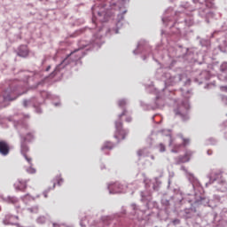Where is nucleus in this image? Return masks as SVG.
<instances>
[{
	"label": "nucleus",
	"instance_id": "f257e3e1",
	"mask_svg": "<svg viewBox=\"0 0 227 227\" xmlns=\"http://www.w3.org/2000/svg\"><path fill=\"white\" fill-rule=\"evenodd\" d=\"M79 49L75 50L74 51L71 52L69 55L65 58L62 62L56 67L54 71L50 74V77H54L58 74V72L61 70V68H66L70 65L71 67H75V65H82L81 59L84 56V47H88L90 43L84 40H82L78 43Z\"/></svg>",
	"mask_w": 227,
	"mask_h": 227
},
{
	"label": "nucleus",
	"instance_id": "f03ea898",
	"mask_svg": "<svg viewBox=\"0 0 227 227\" xmlns=\"http://www.w3.org/2000/svg\"><path fill=\"white\" fill-rule=\"evenodd\" d=\"M196 4H199V15L202 19H206L208 23V19L214 17V2L212 0H193Z\"/></svg>",
	"mask_w": 227,
	"mask_h": 227
},
{
	"label": "nucleus",
	"instance_id": "7ed1b4c3",
	"mask_svg": "<svg viewBox=\"0 0 227 227\" xmlns=\"http://www.w3.org/2000/svg\"><path fill=\"white\" fill-rule=\"evenodd\" d=\"M162 81H164L166 86H175L181 81L184 82V86L191 84V79L187 77V74H173L169 72H165L162 75Z\"/></svg>",
	"mask_w": 227,
	"mask_h": 227
},
{
	"label": "nucleus",
	"instance_id": "20e7f679",
	"mask_svg": "<svg viewBox=\"0 0 227 227\" xmlns=\"http://www.w3.org/2000/svg\"><path fill=\"white\" fill-rule=\"evenodd\" d=\"M189 109H191V105H189V101L185 99L184 101H181L174 109V113L176 116H180L183 121L189 120Z\"/></svg>",
	"mask_w": 227,
	"mask_h": 227
},
{
	"label": "nucleus",
	"instance_id": "39448f33",
	"mask_svg": "<svg viewBox=\"0 0 227 227\" xmlns=\"http://www.w3.org/2000/svg\"><path fill=\"white\" fill-rule=\"evenodd\" d=\"M163 136H168L169 137V146H172L173 149H171V153H178V148H180L182 145L183 146H187V145H189L190 141L189 138H184V136L182 135H178L179 137H181V139H183V144H176L175 140H173V138L171 137V131L167 130V131H163Z\"/></svg>",
	"mask_w": 227,
	"mask_h": 227
},
{
	"label": "nucleus",
	"instance_id": "423d86ee",
	"mask_svg": "<svg viewBox=\"0 0 227 227\" xmlns=\"http://www.w3.org/2000/svg\"><path fill=\"white\" fill-rule=\"evenodd\" d=\"M208 204V200L205 198H200V200H196L193 201V204H192V207L190 208H185L184 210V217L186 219H191L196 214V207H200V205H207Z\"/></svg>",
	"mask_w": 227,
	"mask_h": 227
},
{
	"label": "nucleus",
	"instance_id": "0eeeda50",
	"mask_svg": "<svg viewBox=\"0 0 227 227\" xmlns=\"http://www.w3.org/2000/svg\"><path fill=\"white\" fill-rule=\"evenodd\" d=\"M219 178H222L221 173H213L211 176H209V184H214V182L217 181L218 184L223 186V188H219V191L224 192L227 191V182L224 179ZM206 186H208V183L206 184Z\"/></svg>",
	"mask_w": 227,
	"mask_h": 227
},
{
	"label": "nucleus",
	"instance_id": "6e6552de",
	"mask_svg": "<svg viewBox=\"0 0 227 227\" xmlns=\"http://www.w3.org/2000/svg\"><path fill=\"white\" fill-rule=\"evenodd\" d=\"M115 129L116 131L114 137H115V139H118V141H120V139H125V136L129 134V131L123 129V124L121 123V121H115Z\"/></svg>",
	"mask_w": 227,
	"mask_h": 227
},
{
	"label": "nucleus",
	"instance_id": "1a4fd4ad",
	"mask_svg": "<svg viewBox=\"0 0 227 227\" xmlns=\"http://www.w3.org/2000/svg\"><path fill=\"white\" fill-rule=\"evenodd\" d=\"M126 189H127V186L120 183L108 184V191L110 194H120V192H125Z\"/></svg>",
	"mask_w": 227,
	"mask_h": 227
},
{
	"label": "nucleus",
	"instance_id": "9d476101",
	"mask_svg": "<svg viewBox=\"0 0 227 227\" xmlns=\"http://www.w3.org/2000/svg\"><path fill=\"white\" fill-rule=\"evenodd\" d=\"M141 198L142 201H146L147 208H153V207H155V202L152 201V192L150 190L149 192H142Z\"/></svg>",
	"mask_w": 227,
	"mask_h": 227
},
{
	"label": "nucleus",
	"instance_id": "9b49d317",
	"mask_svg": "<svg viewBox=\"0 0 227 227\" xmlns=\"http://www.w3.org/2000/svg\"><path fill=\"white\" fill-rule=\"evenodd\" d=\"M92 22L93 24L97 23V20H99L100 22H107L109 20V15L104 12H98V17L95 19V7H92Z\"/></svg>",
	"mask_w": 227,
	"mask_h": 227
},
{
	"label": "nucleus",
	"instance_id": "f8f14e48",
	"mask_svg": "<svg viewBox=\"0 0 227 227\" xmlns=\"http://www.w3.org/2000/svg\"><path fill=\"white\" fill-rule=\"evenodd\" d=\"M131 208L134 211L135 219H138V221L145 219V212H146L145 209L136 204H131Z\"/></svg>",
	"mask_w": 227,
	"mask_h": 227
},
{
	"label": "nucleus",
	"instance_id": "ddd939ff",
	"mask_svg": "<svg viewBox=\"0 0 227 227\" xmlns=\"http://www.w3.org/2000/svg\"><path fill=\"white\" fill-rule=\"evenodd\" d=\"M186 178L189 180L190 184H192L193 191H196V189H200L201 183H200V180L194 176V174L191 172L187 173Z\"/></svg>",
	"mask_w": 227,
	"mask_h": 227
},
{
	"label": "nucleus",
	"instance_id": "4468645a",
	"mask_svg": "<svg viewBox=\"0 0 227 227\" xmlns=\"http://www.w3.org/2000/svg\"><path fill=\"white\" fill-rule=\"evenodd\" d=\"M191 155H192V152L188 151L185 153V155L176 158V164H184L185 162H189V160H191Z\"/></svg>",
	"mask_w": 227,
	"mask_h": 227
},
{
	"label": "nucleus",
	"instance_id": "2eb2a0df",
	"mask_svg": "<svg viewBox=\"0 0 227 227\" xmlns=\"http://www.w3.org/2000/svg\"><path fill=\"white\" fill-rule=\"evenodd\" d=\"M10 153V145L6 141H0V155L6 157Z\"/></svg>",
	"mask_w": 227,
	"mask_h": 227
},
{
	"label": "nucleus",
	"instance_id": "dca6fc26",
	"mask_svg": "<svg viewBox=\"0 0 227 227\" xmlns=\"http://www.w3.org/2000/svg\"><path fill=\"white\" fill-rule=\"evenodd\" d=\"M123 13H127V10L123 11L122 13L118 14L117 16V23H116V29H113L112 33H114L115 35H118V30L120 27L123 26Z\"/></svg>",
	"mask_w": 227,
	"mask_h": 227
},
{
	"label": "nucleus",
	"instance_id": "f3484780",
	"mask_svg": "<svg viewBox=\"0 0 227 227\" xmlns=\"http://www.w3.org/2000/svg\"><path fill=\"white\" fill-rule=\"evenodd\" d=\"M27 152H29V147H27V145H26V141L21 140V153L25 157L27 162H28V164H31V158L26 155Z\"/></svg>",
	"mask_w": 227,
	"mask_h": 227
},
{
	"label": "nucleus",
	"instance_id": "a211bd4d",
	"mask_svg": "<svg viewBox=\"0 0 227 227\" xmlns=\"http://www.w3.org/2000/svg\"><path fill=\"white\" fill-rule=\"evenodd\" d=\"M146 47V41L141 40L138 42L137 49L133 51V54H141Z\"/></svg>",
	"mask_w": 227,
	"mask_h": 227
},
{
	"label": "nucleus",
	"instance_id": "6ab92c4d",
	"mask_svg": "<svg viewBox=\"0 0 227 227\" xmlns=\"http://www.w3.org/2000/svg\"><path fill=\"white\" fill-rule=\"evenodd\" d=\"M28 54H29V50H27V45H21L19 47L18 56H20V58H27Z\"/></svg>",
	"mask_w": 227,
	"mask_h": 227
},
{
	"label": "nucleus",
	"instance_id": "aec40b11",
	"mask_svg": "<svg viewBox=\"0 0 227 227\" xmlns=\"http://www.w3.org/2000/svg\"><path fill=\"white\" fill-rule=\"evenodd\" d=\"M14 187L17 191H24L26 187H27V184H26V181L19 179L15 184Z\"/></svg>",
	"mask_w": 227,
	"mask_h": 227
},
{
	"label": "nucleus",
	"instance_id": "412c9836",
	"mask_svg": "<svg viewBox=\"0 0 227 227\" xmlns=\"http://www.w3.org/2000/svg\"><path fill=\"white\" fill-rule=\"evenodd\" d=\"M27 82H25V86L17 87L16 90H13V93L15 95H24V93H26L27 91V90H26V87L27 86Z\"/></svg>",
	"mask_w": 227,
	"mask_h": 227
},
{
	"label": "nucleus",
	"instance_id": "4be33fe9",
	"mask_svg": "<svg viewBox=\"0 0 227 227\" xmlns=\"http://www.w3.org/2000/svg\"><path fill=\"white\" fill-rule=\"evenodd\" d=\"M3 201H4L5 203H12V205H17V203H19V199L17 197H5V198H2Z\"/></svg>",
	"mask_w": 227,
	"mask_h": 227
},
{
	"label": "nucleus",
	"instance_id": "5701e85b",
	"mask_svg": "<svg viewBox=\"0 0 227 227\" xmlns=\"http://www.w3.org/2000/svg\"><path fill=\"white\" fill-rule=\"evenodd\" d=\"M91 43H93L94 45H98V46L102 45V35L95 34L93 35Z\"/></svg>",
	"mask_w": 227,
	"mask_h": 227
},
{
	"label": "nucleus",
	"instance_id": "b1692460",
	"mask_svg": "<svg viewBox=\"0 0 227 227\" xmlns=\"http://www.w3.org/2000/svg\"><path fill=\"white\" fill-rule=\"evenodd\" d=\"M114 148V145L111 142H105L103 146L101 147L102 152H105V150H113Z\"/></svg>",
	"mask_w": 227,
	"mask_h": 227
},
{
	"label": "nucleus",
	"instance_id": "393cba45",
	"mask_svg": "<svg viewBox=\"0 0 227 227\" xmlns=\"http://www.w3.org/2000/svg\"><path fill=\"white\" fill-rule=\"evenodd\" d=\"M211 77L210 72L208 71H203L202 73H200V79L202 81H209Z\"/></svg>",
	"mask_w": 227,
	"mask_h": 227
},
{
	"label": "nucleus",
	"instance_id": "a878e982",
	"mask_svg": "<svg viewBox=\"0 0 227 227\" xmlns=\"http://www.w3.org/2000/svg\"><path fill=\"white\" fill-rule=\"evenodd\" d=\"M35 138V134L33 132H28L26 134L25 137H21V141H33Z\"/></svg>",
	"mask_w": 227,
	"mask_h": 227
},
{
	"label": "nucleus",
	"instance_id": "bb28decb",
	"mask_svg": "<svg viewBox=\"0 0 227 227\" xmlns=\"http://www.w3.org/2000/svg\"><path fill=\"white\" fill-rule=\"evenodd\" d=\"M16 128L20 129V136H24L25 130H27V125H26V124H17Z\"/></svg>",
	"mask_w": 227,
	"mask_h": 227
},
{
	"label": "nucleus",
	"instance_id": "cd10ccee",
	"mask_svg": "<svg viewBox=\"0 0 227 227\" xmlns=\"http://www.w3.org/2000/svg\"><path fill=\"white\" fill-rule=\"evenodd\" d=\"M29 164V168H26L27 173H29L30 175H35V173H36V169L35 168H33V160L31 159V164Z\"/></svg>",
	"mask_w": 227,
	"mask_h": 227
},
{
	"label": "nucleus",
	"instance_id": "c85d7f7f",
	"mask_svg": "<svg viewBox=\"0 0 227 227\" xmlns=\"http://www.w3.org/2000/svg\"><path fill=\"white\" fill-rule=\"evenodd\" d=\"M37 224H45L47 223V217L44 215H40L36 218Z\"/></svg>",
	"mask_w": 227,
	"mask_h": 227
},
{
	"label": "nucleus",
	"instance_id": "c756f323",
	"mask_svg": "<svg viewBox=\"0 0 227 227\" xmlns=\"http://www.w3.org/2000/svg\"><path fill=\"white\" fill-rule=\"evenodd\" d=\"M31 104H33V106H36V103H35L34 101H33V98L32 99H25L24 101H23V106H24V107H29V106H31Z\"/></svg>",
	"mask_w": 227,
	"mask_h": 227
},
{
	"label": "nucleus",
	"instance_id": "7c9ffc66",
	"mask_svg": "<svg viewBox=\"0 0 227 227\" xmlns=\"http://www.w3.org/2000/svg\"><path fill=\"white\" fill-rule=\"evenodd\" d=\"M120 2H121V0H111L110 1V6L111 8H114V6H117L118 8H120Z\"/></svg>",
	"mask_w": 227,
	"mask_h": 227
},
{
	"label": "nucleus",
	"instance_id": "2f4dec72",
	"mask_svg": "<svg viewBox=\"0 0 227 227\" xmlns=\"http://www.w3.org/2000/svg\"><path fill=\"white\" fill-rule=\"evenodd\" d=\"M157 148L159 152H160V153H163V152H166V145L162 143L159 144Z\"/></svg>",
	"mask_w": 227,
	"mask_h": 227
},
{
	"label": "nucleus",
	"instance_id": "473e14b6",
	"mask_svg": "<svg viewBox=\"0 0 227 227\" xmlns=\"http://www.w3.org/2000/svg\"><path fill=\"white\" fill-rule=\"evenodd\" d=\"M27 210H28V212H31V214H38V206L30 207Z\"/></svg>",
	"mask_w": 227,
	"mask_h": 227
},
{
	"label": "nucleus",
	"instance_id": "72a5a7b5",
	"mask_svg": "<svg viewBox=\"0 0 227 227\" xmlns=\"http://www.w3.org/2000/svg\"><path fill=\"white\" fill-rule=\"evenodd\" d=\"M119 107H124V106H127V100L126 99H121L118 101Z\"/></svg>",
	"mask_w": 227,
	"mask_h": 227
},
{
	"label": "nucleus",
	"instance_id": "f704fd0d",
	"mask_svg": "<svg viewBox=\"0 0 227 227\" xmlns=\"http://www.w3.org/2000/svg\"><path fill=\"white\" fill-rule=\"evenodd\" d=\"M220 70L222 72H227V62H223L221 66H220Z\"/></svg>",
	"mask_w": 227,
	"mask_h": 227
},
{
	"label": "nucleus",
	"instance_id": "c9c22d12",
	"mask_svg": "<svg viewBox=\"0 0 227 227\" xmlns=\"http://www.w3.org/2000/svg\"><path fill=\"white\" fill-rule=\"evenodd\" d=\"M56 182H57L58 185H61V184H63V178H61V176H58L56 177Z\"/></svg>",
	"mask_w": 227,
	"mask_h": 227
},
{
	"label": "nucleus",
	"instance_id": "e433bc0d",
	"mask_svg": "<svg viewBox=\"0 0 227 227\" xmlns=\"http://www.w3.org/2000/svg\"><path fill=\"white\" fill-rule=\"evenodd\" d=\"M4 100H15V98H12V94L7 95V96H6V94H4Z\"/></svg>",
	"mask_w": 227,
	"mask_h": 227
},
{
	"label": "nucleus",
	"instance_id": "4c0bfd02",
	"mask_svg": "<svg viewBox=\"0 0 227 227\" xmlns=\"http://www.w3.org/2000/svg\"><path fill=\"white\" fill-rule=\"evenodd\" d=\"M23 201H26V200H35L31 195L27 194L21 198Z\"/></svg>",
	"mask_w": 227,
	"mask_h": 227
},
{
	"label": "nucleus",
	"instance_id": "58836bf2",
	"mask_svg": "<svg viewBox=\"0 0 227 227\" xmlns=\"http://www.w3.org/2000/svg\"><path fill=\"white\" fill-rule=\"evenodd\" d=\"M161 203H162V205H165V207H169V200H168L166 199H162Z\"/></svg>",
	"mask_w": 227,
	"mask_h": 227
},
{
	"label": "nucleus",
	"instance_id": "ea45409f",
	"mask_svg": "<svg viewBox=\"0 0 227 227\" xmlns=\"http://www.w3.org/2000/svg\"><path fill=\"white\" fill-rule=\"evenodd\" d=\"M172 224H174V226L180 224V219H174L172 221Z\"/></svg>",
	"mask_w": 227,
	"mask_h": 227
},
{
	"label": "nucleus",
	"instance_id": "a19ab883",
	"mask_svg": "<svg viewBox=\"0 0 227 227\" xmlns=\"http://www.w3.org/2000/svg\"><path fill=\"white\" fill-rule=\"evenodd\" d=\"M159 185H160V183L156 182V185L153 184V191H159Z\"/></svg>",
	"mask_w": 227,
	"mask_h": 227
},
{
	"label": "nucleus",
	"instance_id": "79ce46f5",
	"mask_svg": "<svg viewBox=\"0 0 227 227\" xmlns=\"http://www.w3.org/2000/svg\"><path fill=\"white\" fill-rule=\"evenodd\" d=\"M137 155H138V157H143V155H145V150L137 151Z\"/></svg>",
	"mask_w": 227,
	"mask_h": 227
},
{
	"label": "nucleus",
	"instance_id": "37998d69",
	"mask_svg": "<svg viewBox=\"0 0 227 227\" xmlns=\"http://www.w3.org/2000/svg\"><path fill=\"white\" fill-rule=\"evenodd\" d=\"M145 188H147V189H150V180H148V179H145Z\"/></svg>",
	"mask_w": 227,
	"mask_h": 227
},
{
	"label": "nucleus",
	"instance_id": "c03bdc74",
	"mask_svg": "<svg viewBox=\"0 0 227 227\" xmlns=\"http://www.w3.org/2000/svg\"><path fill=\"white\" fill-rule=\"evenodd\" d=\"M208 145H215V139H214V138H209V139H208Z\"/></svg>",
	"mask_w": 227,
	"mask_h": 227
},
{
	"label": "nucleus",
	"instance_id": "a18cd8bd",
	"mask_svg": "<svg viewBox=\"0 0 227 227\" xmlns=\"http://www.w3.org/2000/svg\"><path fill=\"white\" fill-rule=\"evenodd\" d=\"M222 101L223 102V104H225L227 106V97L226 96H222Z\"/></svg>",
	"mask_w": 227,
	"mask_h": 227
},
{
	"label": "nucleus",
	"instance_id": "49530a36",
	"mask_svg": "<svg viewBox=\"0 0 227 227\" xmlns=\"http://www.w3.org/2000/svg\"><path fill=\"white\" fill-rule=\"evenodd\" d=\"M181 170H182V171H184L186 176H187V173H191V172H188L187 168H185L184 166H182V167H181Z\"/></svg>",
	"mask_w": 227,
	"mask_h": 227
},
{
	"label": "nucleus",
	"instance_id": "de8ad7c7",
	"mask_svg": "<svg viewBox=\"0 0 227 227\" xmlns=\"http://www.w3.org/2000/svg\"><path fill=\"white\" fill-rule=\"evenodd\" d=\"M221 91H225L227 93V86L220 87Z\"/></svg>",
	"mask_w": 227,
	"mask_h": 227
},
{
	"label": "nucleus",
	"instance_id": "09e8293b",
	"mask_svg": "<svg viewBox=\"0 0 227 227\" xmlns=\"http://www.w3.org/2000/svg\"><path fill=\"white\" fill-rule=\"evenodd\" d=\"M127 114V110H124L121 114L119 115V119L121 118V116H125Z\"/></svg>",
	"mask_w": 227,
	"mask_h": 227
},
{
	"label": "nucleus",
	"instance_id": "8fccbe9b",
	"mask_svg": "<svg viewBox=\"0 0 227 227\" xmlns=\"http://www.w3.org/2000/svg\"><path fill=\"white\" fill-rule=\"evenodd\" d=\"M183 8H185V10H187V8H189V4L185 3L184 4L181 5Z\"/></svg>",
	"mask_w": 227,
	"mask_h": 227
},
{
	"label": "nucleus",
	"instance_id": "3c124183",
	"mask_svg": "<svg viewBox=\"0 0 227 227\" xmlns=\"http://www.w3.org/2000/svg\"><path fill=\"white\" fill-rule=\"evenodd\" d=\"M42 97H47L49 98V94L45 91L42 92Z\"/></svg>",
	"mask_w": 227,
	"mask_h": 227
},
{
	"label": "nucleus",
	"instance_id": "603ef678",
	"mask_svg": "<svg viewBox=\"0 0 227 227\" xmlns=\"http://www.w3.org/2000/svg\"><path fill=\"white\" fill-rule=\"evenodd\" d=\"M126 121H127L128 123H130V121H132V117H127V118H126Z\"/></svg>",
	"mask_w": 227,
	"mask_h": 227
},
{
	"label": "nucleus",
	"instance_id": "864d4df0",
	"mask_svg": "<svg viewBox=\"0 0 227 227\" xmlns=\"http://www.w3.org/2000/svg\"><path fill=\"white\" fill-rule=\"evenodd\" d=\"M47 192H49V190H48V191L43 192V196H44V198H47Z\"/></svg>",
	"mask_w": 227,
	"mask_h": 227
},
{
	"label": "nucleus",
	"instance_id": "5fc2aeb1",
	"mask_svg": "<svg viewBox=\"0 0 227 227\" xmlns=\"http://www.w3.org/2000/svg\"><path fill=\"white\" fill-rule=\"evenodd\" d=\"M38 77H40V74H35V79H38Z\"/></svg>",
	"mask_w": 227,
	"mask_h": 227
},
{
	"label": "nucleus",
	"instance_id": "6e6d98bb",
	"mask_svg": "<svg viewBox=\"0 0 227 227\" xmlns=\"http://www.w3.org/2000/svg\"><path fill=\"white\" fill-rule=\"evenodd\" d=\"M36 113H42V109L41 108H36Z\"/></svg>",
	"mask_w": 227,
	"mask_h": 227
},
{
	"label": "nucleus",
	"instance_id": "4d7b16f0",
	"mask_svg": "<svg viewBox=\"0 0 227 227\" xmlns=\"http://www.w3.org/2000/svg\"><path fill=\"white\" fill-rule=\"evenodd\" d=\"M218 78H219L221 81H224V78H223L222 75H219Z\"/></svg>",
	"mask_w": 227,
	"mask_h": 227
},
{
	"label": "nucleus",
	"instance_id": "13d9d810",
	"mask_svg": "<svg viewBox=\"0 0 227 227\" xmlns=\"http://www.w3.org/2000/svg\"><path fill=\"white\" fill-rule=\"evenodd\" d=\"M49 70H51V66H48L46 68V72H49Z\"/></svg>",
	"mask_w": 227,
	"mask_h": 227
},
{
	"label": "nucleus",
	"instance_id": "bf43d9fd",
	"mask_svg": "<svg viewBox=\"0 0 227 227\" xmlns=\"http://www.w3.org/2000/svg\"><path fill=\"white\" fill-rule=\"evenodd\" d=\"M186 200H187L188 203H192V200H191V199H188Z\"/></svg>",
	"mask_w": 227,
	"mask_h": 227
},
{
	"label": "nucleus",
	"instance_id": "052dcab7",
	"mask_svg": "<svg viewBox=\"0 0 227 227\" xmlns=\"http://www.w3.org/2000/svg\"><path fill=\"white\" fill-rule=\"evenodd\" d=\"M107 219H109V217H104L103 221H105V224H106V221H107Z\"/></svg>",
	"mask_w": 227,
	"mask_h": 227
},
{
	"label": "nucleus",
	"instance_id": "680f3d73",
	"mask_svg": "<svg viewBox=\"0 0 227 227\" xmlns=\"http://www.w3.org/2000/svg\"><path fill=\"white\" fill-rule=\"evenodd\" d=\"M53 227H59V224H58V223H53Z\"/></svg>",
	"mask_w": 227,
	"mask_h": 227
},
{
	"label": "nucleus",
	"instance_id": "e2e57ef3",
	"mask_svg": "<svg viewBox=\"0 0 227 227\" xmlns=\"http://www.w3.org/2000/svg\"><path fill=\"white\" fill-rule=\"evenodd\" d=\"M184 98H189L191 96L190 95H184Z\"/></svg>",
	"mask_w": 227,
	"mask_h": 227
},
{
	"label": "nucleus",
	"instance_id": "0e129e2a",
	"mask_svg": "<svg viewBox=\"0 0 227 227\" xmlns=\"http://www.w3.org/2000/svg\"><path fill=\"white\" fill-rule=\"evenodd\" d=\"M167 20H166V19H162V22H163L164 24H166Z\"/></svg>",
	"mask_w": 227,
	"mask_h": 227
},
{
	"label": "nucleus",
	"instance_id": "69168bd1",
	"mask_svg": "<svg viewBox=\"0 0 227 227\" xmlns=\"http://www.w3.org/2000/svg\"><path fill=\"white\" fill-rule=\"evenodd\" d=\"M207 155H212V151H207Z\"/></svg>",
	"mask_w": 227,
	"mask_h": 227
},
{
	"label": "nucleus",
	"instance_id": "338daca9",
	"mask_svg": "<svg viewBox=\"0 0 227 227\" xmlns=\"http://www.w3.org/2000/svg\"><path fill=\"white\" fill-rule=\"evenodd\" d=\"M103 30H104V27L98 29L99 33H102Z\"/></svg>",
	"mask_w": 227,
	"mask_h": 227
},
{
	"label": "nucleus",
	"instance_id": "774afa93",
	"mask_svg": "<svg viewBox=\"0 0 227 227\" xmlns=\"http://www.w3.org/2000/svg\"><path fill=\"white\" fill-rule=\"evenodd\" d=\"M224 137H225V139H227V132L225 133Z\"/></svg>",
	"mask_w": 227,
	"mask_h": 227
}]
</instances>
